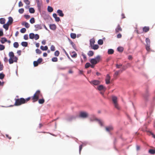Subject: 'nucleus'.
<instances>
[{"mask_svg": "<svg viewBox=\"0 0 155 155\" xmlns=\"http://www.w3.org/2000/svg\"><path fill=\"white\" fill-rule=\"evenodd\" d=\"M50 27L51 29L53 30H54L56 29V26L54 24L50 25Z\"/></svg>", "mask_w": 155, "mask_h": 155, "instance_id": "aec40b11", "label": "nucleus"}, {"mask_svg": "<svg viewBox=\"0 0 155 155\" xmlns=\"http://www.w3.org/2000/svg\"><path fill=\"white\" fill-rule=\"evenodd\" d=\"M96 120L98 121V123L101 126H103L104 123L101 120L97 119H96Z\"/></svg>", "mask_w": 155, "mask_h": 155, "instance_id": "bb28decb", "label": "nucleus"}, {"mask_svg": "<svg viewBox=\"0 0 155 155\" xmlns=\"http://www.w3.org/2000/svg\"><path fill=\"white\" fill-rule=\"evenodd\" d=\"M112 100L114 107L118 110L120 109V107L117 103V97L116 96H113Z\"/></svg>", "mask_w": 155, "mask_h": 155, "instance_id": "39448f33", "label": "nucleus"}, {"mask_svg": "<svg viewBox=\"0 0 155 155\" xmlns=\"http://www.w3.org/2000/svg\"><path fill=\"white\" fill-rule=\"evenodd\" d=\"M74 54L71 55L72 58H76L77 57V54L75 52H73Z\"/></svg>", "mask_w": 155, "mask_h": 155, "instance_id": "8fccbe9b", "label": "nucleus"}, {"mask_svg": "<svg viewBox=\"0 0 155 155\" xmlns=\"http://www.w3.org/2000/svg\"><path fill=\"white\" fill-rule=\"evenodd\" d=\"M149 96V94L147 92L143 96L145 98H146Z\"/></svg>", "mask_w": 155, "mask_h": 155, "instance_id": "680f3d73", "label": "nucleus"}, {"mask_svg": "<svg viewBox=\"0 0 155 155\" xmlns=\"http://www.w3.org/2000/svg\"><path fill=\"white\" fill-rule=\"evenodd\" d=\"M24 1L27 5H29L30 4V2L29 0H24Z\"/></svg>", "mask_w": 155, "mask_h": 155, "instance_id": "5fc2aeb1", "label": "nucleus"}, {"mask_svg": "<svg viewBox=\"0 0 155 155\" xmlns=\"http://www.w3.org/2000/svg\"><path fill=\"white\" fill-rule=\"evenodd\" d=\"M35 27L36 31L41 29L42 28L41 25V24H37L35 25Z\"/></svg>", "mask_w": 155, "mask_h": 155, "instance_id": "f8f14e48", "label": "nucleus"}, {"mask_svg": "<svg viewBox=\"0 0 155 155\" xmlns=\"http://www.w3.org/2000/svg\"><path fill=\"white\" fill-rule=\"evenodd\" d=\"M38 102L39 104H43L45 102V100L44 99L42 98L41 99H39L38 100Z\"/></svg>", "mask_w": 155, "mask_h": 155, "instance_id": "b1692460", "label": "nucleus"}, {"mask_svg": "<svg viewBox=\"0 0 155 155\" xmlns=\"http://www.w3.org/2000/svg\"><path fill=\"white\" fill-rule=\"evenodd\" d=\"M110 77L109 74H107V75L105 81H106V83L107 84H109L110 83Z\"/></svg>", "mask_w": 155, "mask_h": 155, "instance_id": "1a4fd4ad", "label": "nucleus"}, {"mask_svg": "<svg viewBox=\"0 0 155 155\" xmlns=\"http://www.w3.org/2000/svg\"><path fill=\"white\" fill-rule=\"evenodd\" d=\"M26 31V29L25 28H21L20 30V32L21 33H24Z\"/></svg>", "mask_w": 155, "mask_h": 155, "instance_id": "49530a36", "label": "nucleus"}, {"mask_svg": "<svg viewBox=\"0 0 155 155\" xmlns=\"http://www.w3.org/2000/svg\"><path fill=\"white\" fill-rule=\"evenodd\" d=\"M36 52L37 54H40L41 53V51L38 49H37L36 50Z\"/></svg>", "mask_w": 155, "mask_h": 155, "instance_id": "09e8293b", "label": "nucleus"}, {"mask_svg": "<svg viewBox=\"0 0 155 155\" xmlns=\"http://www.w3.org/2000/svg\"><path fill=\"white\" fill-rule=\"evenodd\" d=\"M7 40L6 38H1V42L2 44L4 43L5 42H7Z\"/></svg>", "mask_w": 155, "mask_h": 155, "instance_id": "4be33fe9", "label": "nucleus"}, {"mask_svg": "<svg viewBox=\"0 0 155 155\" xmlns=\"http://www.w3.org/2000/svg\"><path fill=\"white\" fill-rule=\"evenodd\" d=\"M101 57L99 55H97L96 58L91 59L90 62L92 64H96L99 62L101 60Z\"/></svg>", "mask_w": 155, "mask_h": 155, "instance_id": "20e7f679", "label": "nucleus"}, {"mask_svg": "<svg viewBox=\"0 0 155 155\" xmlns=\"http://www.w3.org/2000/svg\"><path fill=\"white\" fill-rule=\"evenodd\" d=\"M30 99L31 97H29L25 99L23 98L15 99L14 105L18 106L26 103Z\"/></svg>", "mask_w": 155, "mask_h": 155, "instance_id": "f257e3e1", "label": "nucleus"}, {"mask_svg": "<svg viewBox=\"0 0 155 155\" xmlns=\"http://www.w3.org/2000/svg\"><path fill=\"white\" fill-rule=\"evenodd\" d=\"M40 48L43 51H46L48 49V47L47 46H45V47L41 46L40 47Z\"/></svg>", "mask_w": 155, "mask_h": 155, "instance_id": "6ab92c4d", "label": "nucleus"}, {"mask_svg": "<svg viewBox=\"0 0 155 155\" xmlns=\"http://www.w3.org/2000/svg\"><path fill=\"white\" fill-rule=\"evenodd\" d=\"M42 61V59L41 58H39L37 60V61L39 64H40Z\"/></svg>", "mask_w": 155, "mask_h": 155, "instance_id": "13d9d810", "label": "nucleus"}, {"mask_svg": "<svg viewBox=\"0 0 155 155\" xmlns=\"http://www.w3.org/2000/svg\"><path fill=\"white\" fill-rule=\"evenodd\" d=\"M34 38L35 40H37L39 38V36L38 34H36L35 35Z\"/></svg>", "mask_w": 155, "mask_h": 155, "instance_id": "79ce46f5", "label": "nucleus"}, {"mask_svg": "<svg viewBox=\"0 0 155 155\" xmlns=\"http://www.w3.org/2000/svg\"><path fill=\"white\" fill-rule=\"evenodd\" d=\"M124 70V69H123V70H120L118 71H116L114 75V78H116L117 76L120 73H122L123 71Z\"/></svg>", "mask_w": 155, "mask_h": 155, "instance_id": "0eeeda50", "label": "nucleus"}, {"mask_svg": "<svg viewBox=\"0 0 155 155\" xmlns=\"http://www.w3.org/2000/svg\"><path fill=\"white\" fill-rule=\"evenodd\" d=\"M9 25L8 23H6V24H5L3 25V28H5L6 30H8V29Z\"/></svg>", "mask_w": 155, "mask_h": 155, "instance_id": "393cba45", "label": "nucleus"}, {"mask_svg": "<svg viewBox=\"0 0 155 155\" xmlns=\"http://www.w3.org/2000/svg\"><path fill=\"white\" fill-rule=\"evenodd\" d=\"M24 16L26 19H28L30 17V16L28 15H25Z\"/></svg>", "mask_w": 155, "mask_h": 155, "instance_id": "e2e57ef3", "label": "nucleus"}, {"mask_svg": "<svg viewBox=\"0 0 155 155\" xmlns=\"http://www.w3.org/2000/svg\"><path fill=\"white\" fill-rule=\"evenodd\" d=\"M71 37L73 39H75L76 37V35L75 33H71L70 35Z\"/></svg>", "mask_w": 155, "mask_h": 155, "instance_id": "c85d7f7f", "label": "nucleus"}, {"mask_svg": "<svg viewBox=\"0 0 155 155\" xmlns=\"http://www.w3.org/2000/svg\"><path fill=\"white\" fill-rule=\"evenodd\" d=\"M88 114L85 112H81L80 113L79 116L83 118H86L88 117Z\"/></svg>", "mask_w": 155, "mask_h": 155, "instance_id": "423d86ee", "label": "nucleus"}, {"mask_svg": "<svg viewBox=\"0 0 155 155\" xmlns=\"http://www.w3.org/2000/svg\"><path fill=\"white\" fill-rule=\"evenodd\" d=\"M8 60L7 57H5L4 58V61L5 62L7 63L8 62Z\"/></svg>", "mask_w": 155, "mask_h": 155, "instance_id": "338daca9", "label": "nucleus"}, {"mask_svg": "<svg viewBox=\"0 0 155 155\" xmlns=\"http://www.w3.org/2000/svg\"><path fill=\"white\" fill-rule=\"evenodd\" d=\"M30 22L31 24H33L35 22V20L34 18H32L30 20Z\"/></svg>", "mask_w": 155, "mask_h": 155, "instance_id": "4c0bfd02", "label": "nucleus"}, {"mask_svg": "<svg viewBox=\"0 0 155 155\" xmlns=\"http://www.w3.org/2000/svg\"><path fill=\"white\" fill-rule=\"evenodd\" d=\"M122 37V35L121 34L119 33L117 35V38H120Z\"/></svg>", "mask_w": 155, "mask_h": 155, "instance_id": "774afa93", "label": "nucleus"}, {"mask_svg": "<svg viewBox=\"0 0 155 155\" xmlns=\"http://www.w3.org/2000/svg\"><path fill=\"white\" fill-rule=\"evenodd\" d=\"M23 4L21 1H20L19 2L18 6L19 7L22 6H23Z\"/></svg>", "mask_w": 155, "mask_h": 155, "instance_id": "bf43d9fd", "label": "nucleus"}, {"mask_svg": "<svg viewBox=\"0 0 155 155\" xmlns=\"http://www.w3.org/2000/svg\"><path fill=\"white\" fill-rule=\"evenodd\" d=\"M98 89L100 91H105L106 90V87H104L103 85H100L97 87Z\"/></svg>", "mask_w": 155, "mask_h": 155, "instance_id": "6e6552de", "label": "nucleus"}, {"mask_svg": "<svg viewBox=\"0 0 155 155\" xmlns=\"http://www.w3.org/2000/svg\"><path fill=\"white\" fill-rule=\"evenodd\" d=\"M29 12L30 13H34L35 12V10L34 8H31L29 9Z\"/></svg>", "mask_w": 155, "mask_h": 155, "instance_id": "f704fd0d", "label": "nucleus"}, {"mask_svg": "<svg viewBox=\"0 0 155 155\" xmlns=\"http://www.w3.org/2000/svg\"><path fill=\"white\" fill-rule=\"evenodd\" d=\"M150 45H146V50L147 51H150Z\"/></svg>", "mask_w": 155, "mask_h": 155, "instance_id": "58836bf2", "label": "nucleus"}, {"mask_svg": "<svg viewBox=\"0 0 155 155\" xmlns=\"http://www.w3.org/2000/svg\"><path fill=\"white\" fill-rule=\"evenodd\" d=\"M55 47L53 45H52L51 46V50L52 51H54L55 50Z\"/></svg>", "mask_w": 155, "mask_h": 155, "instance_id": "603ef678", "label": "nucleus"}, {"mask_svg": "<svg viewBox=\"0 0 155 155\" xmlns=\"http://www.w3.org/2000/svg\"><path fill=\"white\" fill-rule=\"evenodd\" d=\"M5 47L4 45H0V50L2 51L4 49Z\"/></svg>", "mask_w": 155, "mask_h": 155, "instance_id": "3c124183", "label": "nucleus"}, {"mask_svg": "<svg viewBox=\"0 0 155 155\" xmlns=\"http://www.w3.org/2000/svg\"><path fill=\"white\" fill-rule=\"evenodd\" d=\"M21 45L24 47H26L28 46V43L26 42H22L21 43Z\"/></svg>", "mask_w": 155, "mask_h": 155, "instance_id": "2f4dec72", "label": "nucleus"}, {"mask_svg": "<svg viewBox=\"0 0 155 155\" xmlns=\"http://www.w3.org/2000/svg\"><path fill=\"white\" fill-rule=\"evenodd\" d=\"M48 10L49 12H51L53 11V8L50 6H48Z\"/></svg>", "mask_w": 155, "mask_h": 155, "instance_id": "c756f323", "label": "nucleus"}, {"mask_svg": "<svg viewBox=\"0 0 155 155\" xmlns=\"http://www.w3.org/2000/svg\"><path fill=\"white\" fill-rule=\"evenodd\" d=\"M35 34L33 33L30 34L29 35V38L31 39H34L35 36Z\"/></svg>", "mask_w": 155, "mask_h": 155, "instance_id": "473e14b6", "label": "nucleus"}, {"mask_svg": "<svg viewBox=\"0 0 155 155\" xmlns=\"http://www.w3.org/2000/svg\"><path fill=\"white\" fill-rule=\"evenodd\" d=\"M24 9L23 8L20 9L18 10V12L20 14L23 13L24 12Z\"/></svg>", "mask_w": 155, "mask_h": 155, "instance_id": "a18cd8bd", "label": "nucleus"}, {"mask_svg": "<svg viewBox=\"0 0 155 155\" xmlns=\"http://www.w3.org/2000/svg\"><path fill=\"white\" fill-rule=\"evenodd\" d=\"M9 56L10 57L8 61L10 64H12L14 62H17L18 59V58L15 56L13 52H10L9 53Z\"/></svg>", "mask_w": 155, "mask_h": 155, "instance_id": "7ed1b4c3", "label": "nucleus"}, {"mask_svg": "<svg viewBox=\"0 0 155 155\" xmlns=\"http://www.w3.org/2000/svg\"><path fill=\"white\" fill-rule=\"evenodd\" d=\"M22 25H24L25 27L27 28H28L30 27L29 24L28 23L25 22L22 23Z\"/></svg>", "mask_w": 155, "mask_h": 155, "instance_id": "a211bd4d", "label": "nucleus"}, {"mask_svg": "<svg viewBox=\"0 0 155 155\" xmlns=\"http://www.w3.org/2000/svg\"><path fill=\"white\" fill-rule=\"evenodd\" d=\"M149 152L151 154H154L155 153V150L154 149H150L149 150Z\"/></svg>", "mask_w": 155, "mask_h": 155, "instance_id": "e433bc0d", "label": "nucleus"}, {"mask_svg": "<svg viewBox=\"0 0 155 155\" xmlns=\"http://www.w3.org/2000/svg\"><path fill=\"white\" fill-rule=\"evenodd\" d=\"M90 83L95 85H97L100 84V82L98 80H94L90 82Z\"/></svg>", "mask_w": 155, "mask_h": 155, "instance_id": "9d476101", "label": "nucleus"}, {"mask_svg": "<svg viewBox=\"0 0 155 155\" xmlns=\"http://www.w3.org/2000/svg\"><path fill=\"white\" fill-rule=\"evenodd\" d=\"M122 66V64H116V67L117 68H120Z\"/></svg>", "mask_w": 155, "mask_h": 155, "instance_id": "c03bdc74", "label": "nucleus"}, {"mask_svg": "<svg viewBox=\"0 0 155 155\" xmlns=\"http://www.w3.org/2000/svg\"><path fill=\"white\" fill-rule=\"evenodd\" d=\"M90 46L94 45L95 42V39L94 38H92L90 40Z\"/></svg>", "mask_w": 155, "mask_h": 155, "instance_id": "412c9836", "label": "nucleus"}, {"mask_svg": "<svg viewBox=\"0 0 155 155\" xmlns=\"http://www.w3.org/2000/svg\"><path fill=\"white\" fill-rule=\"evenodd\" d=\"M150 30V28L148 26H145L143 28V31L145 32H147Z\"/></svg>", "mask_w": 155, "mask_h": 155, "instance_id": "2eb2a0df", "label": "nucleus"}, {"mask_svg": "<svg viewBox=\"0 0 155 155\" xmlns=\"http://www.w3.org/2000/svg\"><path fill=\"white\" fill-rule=\"evenodd\" d=\"M82 55L83 56V58L85 60H86L87 59V57H86V55L84 53H82Z\"/></svg>", "mask_w": 155, "mask_h": 155, "instance_id": "0e129e2a", "label": "nucleus"}, {"mask_svg": "<svg viewBox=\"0 0 155 155\" xmlns=\"http://www.w3.org/2000/svg\"><path fill=\"white\" fill-rule=\"evenodd\" d=\"M91 48L92 49L96 50L97 49L99 48V46L97 45H92L91 46Z\"/></svg>", "mask_w": 155, "mask_h": 155, "instance_id": "4468645a", "label": "nucleus"}, {"mask_svg": "<svg viewBox=\"0 0 155 155\" xmlns=\"http://www.w3.org/2000/svg\"><path fill=\"white\" fill-rule=\"evenodd\" d=\"M24 38L25 40H28V35H25L24 36Z\"/></svg>", "mask_w": 155, "mask_h": 155, "instance_id": "052dcab7", "label": "nucleus"}, {"mask_svg": "<svg viewBox=\"0 0 155 155\" xmlns=\"http://www.w3.org/2000/svg\"><path fill=\"white\" fill-rule=\"evenodd\" d=\"M5 77V75L3 73L0 74V79H3Z\"/></svg>", "mask_w": 155, "mask_h": 155, "instance_id": "864d4df0", "label": "nucleus"}, {"mask_svg": "<svg viewBox=\"0 0 155 155\" xmlns=\"http://www.w3.org/2000/svg\"><path fill=\"white\" fill-rule=\"evenodd\" d=\"M33 64L34 66L36 67L38 65L39 63L37 61H34L33 62Z\"/></svg>", "mask_w": 155, "mask_h": 155, "instance_id": "4d7b16f0", "label": "nucleus"}, {"mask_svg": "<svg viewBox=\"0 0 155 155\" xmlns=\"http://www.w3.org/2000/svg\"><path fill=\"white\" fill-rule=\"evenodd\" d=\"M39 97H42V95L40 91L38 90L34 94L33 96L31 97V99L33 100V102L37 101L38 100Z\"/></svg>", "mask_w": 155, "mask_h": 155, "instance_id": "f03ea898", "label": "nucleus"}, {"mask_svg": "<svg viewBox=\"0 0 155 155\" xmlns=\"http://www.w3.org/2000/svg\"><path fill=\"white\" fill-rule=\"evenodd\" d=\"M124 50V48L122 47H119L117 48V50L118 51L120 52H122Z\"/></svg>", "mask_w": 155, "mask_h": 155, "instance_id": "72a5a7b5", "label": "nucleus"}, {"mask_svg": "<svg viewBox=\"0 0 155 155\" xmlns=\"http://www.w3.org/2000/svg\"><path fill=\"white\" fill-rule=\"evenodd\" d=\"M94 52L93 51H89L87 53L88 55L90 57L93 56L94 55Z\"/></svg>", "mask_w": 155, "mask_h": 155, "instance_id": "cd10ccee", "label": "nucleus"}, {"mask_svg": "<svg viewBox=\"0 0 155 155\" xmlns=\"http://www.w3.org/2000/svg\"><path fill=\"white\" fill-rule=\"evenodd\" d=\"M122 31V29L120 27V25L118 24L115 29V32L116 33H117L119 31Z\"/></svg>", "mask_w": 155, "mask_h": 155, "instance_id": "9b49d317", "label": "nucleus"}, {"mask_svg": "<svg viewBox=\"0 0 155 155\" xmlns=\"http://www.w3.org/2000/svg\"><path fill=\"white\" fill-rule=\"evenodd\" d=\"M55 20L57 22H58L60 20V19L59 17H57L55 18Z\"/></svg>", "mask_w": 155, "mask_h": 155, "instance_id": "69168bd1", "label": "nucleus"}, {"mask_svg": "<svg viewBox=\"0 0 155 155\" xmlns=\"http://www.w3.org/2000/svg\"><path fill=\"white\" fill-rule=\"evenodd\" d=\"M106 130L108 132H110L113 129V127L112 126L106 127H105Z\"/></svg>", "mask_w": 155, "mask_h": 155, "instance_id": "ddd939ff", "label": "nucleus"}, {"mask_svg": "<svg viewBox=\"0 0 155 155\" xmlns=\"http://www.w3.org/2000/svg\"><path fill=\"white\" fill-rule=\"evenodd\" d=\"M146 45H150V40L149 38H147L146 39Z\"/></svg>", "mask_w": 155, "mask_h": 155, "instance_id": "7c9ffc66", "label": "nucleus"}, {"mask_svg": "<svg viewBox=\"0 0 155 155\" xmlns=\"http://www.w3.org/2000/svg\"><path fill=\"white\" fill-rule=\"evenodd\" d=\"M57 12L58 15L61 17H63L64 15V14L62 12V11L60 10H58L57 11Z\"/></svg>", "mask_w": 155, "mask_h": 155, "instance_id": "f3484780", "label": "nucleus"}, {"mask_svg": "<svg viewBox=\"0 0 155 155\" xmlns=\"http://www.w3.org/2000/svg\"><path fill=\"white\" fill-rule=\"evenodd\" d=\"M114 50L112 49H109L108 51V53L109 54H112L114 53Z\"/></svg>", "mask_w": 155, "mask_h": 155, "instance_id": "a878e982", "label": "nucleus"}, {"mask_svg": "<svg viewBox=\"0 0 155 155\" xmlns=\"http://www.w3.org/2000/svg\"><path fill=\"white\" fill-rule=\"evenodd\" d=\"M59 52L58 51H56L54 52V55L56 56H58L59 54Z\"/></svg>", "mask_w": 155, "mask_h": 155, "instance_id": "de8ad7c7", "label": "nucleus"}, {"mask_svg": "<svg viewBox=\"0 0 155 155\" xmlns=\"http://www.w3.org/2000/svg\"><path fill=\"white\" fill-rule=\"evenodd\" d=\"M8 22H7V23H8L9 25H11L13 21V19L11 17H9L8 18Z\"/></svg>", "mask_w": 155, "mask_h": 155, "instance_id": "dca6fc26", "label": "nucleus"}, {"mask_svg": "<svg viewBox=\"0 0 155 155\" xmlns=\"http://www.w3.org/2000/svg\"><path fill=\"white\" fill-rule=\"evenodd\" d=\"M91 66V64L89 63H87L85 65V67L86 68H88Z\"/></svg>", "mask_w": 155, "mask_h": 155, "instance_id": "ea45409f", "label": "nucleus"}, {"mask_svg": "<svg viewBox=\"0 0 155 155\" xmlns=\"http://www.w3.org/2000/svg\"><path fill=\"white\" fill-rule=\"evenodd\" d=\"M13 46L15 48H17L19 46L18 43L17 42H15L13 44Z\"/></svg>", "mask_w": 155, "mask_h": 155, "instance_id": "c9c22d12", "label": "nucleus"}, {"mask_svg": "<svg viewBox=\"0 0 155 155\" xmlns=\"http://www.w3.org/2000/svg\"><path fill=\"white\" fill-rule=\"evenodd\" d=\"M83 147V145H81L79 146V153H80V154H81V150L82 149Z\"/></svg>", "mask_w": 155, "mask_h": 155, "instance_id": "6e6d98bb", "label": "nucleus"}, {"mask_svg": "<svg viewBox=\"0 0 155 155\" xmlns=\"http://www.w3.org/2000/svg\"><path fill=\"white\" fill-rule=\"evenodd\" d=\"M98 43L99 45H102L103 43V41L102 39H100L98 41Z\"/></svg>", "mask_w": 155, "mask_h": 155, "instance_id": "a19ab883", "label": "nucleus"}, {"mask_svg": "<svg viewBox=\"0 0 155 155\" xmlns=\"http://www.w3.org/2000/svg\"><path fill=\"white\" fill-rule=\"evenodd\" d=\"M5 19L4 18H0V23L2 24H4L5 23Z\"/></svg>", "mask_w": 155, "mask_h": 155, "instance_id": "5701e85b", "label": "nucleus"}, {"mask_svg": "<svg viewBox=\"0 0 155 155\" xmlns=\"http://www.w3.org/2000/svg\"><path fill=\"white\" fill-rule=\"evenodd\" d=\"M51 60L53 62H57L58 61V59L56 57H53L52 58Z\"/></svg>", "mask_w": 155, "mask_h": 155, "instance_id": "37998d69", "label": "nucleus"}]
</instances>
